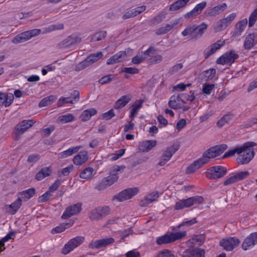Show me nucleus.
<instances>
[{"instance_id": "1", "label": "nucleus", "mask_w": 257, "mask_h": 257, "mask_svg": "<svg viewBox=\"0 0 257 257\" xmlns=\"http://www.w3.org/2000/svg\"><path fill=\"white\" fill-rule=\"evenodd\" d=\"M208 25L204 22L199 25H189L181 34L184 37L189 35L192 39L197 40L202 37Z\"/></svg>"}, {"instance_id": "2", "label": "nucleus", "mask_w": 257, "mask_h": 257, "mask_svg": "<svg viewBox=\"0 0 257 257\" xmlns=\"http://www.w3.org/2000/svg\"><path fill=\"white\" fill-rule=\"evenodd\" d=\"M227 148L225 144L216 145L206 150L201 158L206 164L209 161L210 159L214 158L222 154Z\"/></svg>"}, {"instance_id": "3", "label": "nucleus", "mask_w": 257, "mask_h": 257, "mask_svg": "<svg viewBox=\"0 0 257 257\" xmlns=\"http://www.w3.org/2000/svg\"><path fill=\"white\" fill-rule=\"evenodd\" d=\"M103 57V53L101 52H98L96 53H92L87 56L83 61L79 62L75 68L76 71H81L86 67L91 65L93 63L98 61Z\"/></svg>"}, {"instance_id": "4", "label": "nucleus", "mask_w": 257, "mask_h": 257, "mask_svg": "<svg viewBox=\"0 0 257 257\" xmlns=\"http://www.w3.org/2000/svg\"><path fill=\"white\" fill-rule=\"evenodd\" d=\"M203 201L204 199L201 196H195L186 199L180 200L176 203L175 209L180 210L184 208L190 207L194 205L201 204Z\"/></svg>"}, {"instance_id": "5", "label": "nucleus", "mask_w": 257, "mask_h": 257, "mask_svg": "<svg viewBox=\"0 0 257 257\" xmlns=\"http://www.w3.org/2000/svg\"><path fill=\"white\" fill-rule=\"evenodd\" d=\"M186 231H178L175 233H167L157 239V243L159 245L167 244L180 239L186 236Z\"/></svg>"}, {"instance_id": "6", "label": "nucleus", "mask_w": 257, "mask_h": 257, "mask_svg": "<svg viewBox=\"0 0 257 257\" xmlns=\"http://www.w3.org/2000/svg\"><path fill=\"white\" fill-rule=\"evenodd\" d=\"M81 41V37L72 35L59 42L56 47L60 49H69L79 44Z\"/></svg>"}, {"instance_id": "7", "label": "nucleus", "mask_w": 257, "mask_h": 257, "mask_svg": "<svg viewBox=\"0 0 257 257\" xmlns=\"http://www.w3.org/2000/svg\"><path fill=\"white\" fill-rule=\"evenodd\" d=\"M84 237L83 236H76L70 239L65 244L62 249L61 253L64 254H67L74 249L80 245L84 241Z\"/></svg>"}, {"instance_id": "8", "label": "nucleus", "mask_w": 257, "mask_h": 257, "mask_svg": "<svg viewBox=\"0 0 257 257\" xmlns=\"http://www.w3.org/2000/svg\"><path fill=\"white\" fill-rule=\"evenodd\" d=\"M179 149V146L177 144H173L167 147L162 155L158 165L162 166L165 165Z\"/></svg>"}, {"instance_id": "9", "label": "nucleus", "mask_w": 257, "mask_h": 257, "mask_svg": "<svg viewBox=\"0 0 257 257\" xmlns=\"http://www.w3.org/2000/svg\"><path fill=\"white\" fill-rule=\"evenodd\" d=\"M227 172L225 167L216 166L211 167L206 173L207 177L210 179H217L224 176Z\"/></svg>"}, {"instance_id": "10", "label": "nucleus", "mask_w": 257, "mask_h": 257, "mask_svg": "<svg viewBox=\"0 0 257 257\" xmlns=\"http://www.w3.org/2000/svg\"><path fill=\"white\" fill-rule=\"evenodd\" d=\"M256 144L252 142H246L241 146H238L235 147L232 150H229L226 152L223 155L222 158H226L230 157L235 155L236 153L238 155L242 154L244 151L248 149L250 147H253L256 146Z\"/></svg>"}, {"instance_id": "11", "label": "nucleus", "mask_w": 257, "mask_h": 257, "mask_svg": "<svg viewBox=\"0 0 257 257\" xmlns=\"http://www.w3.org/2000/svg\"><path fill=\"white\" fill-rule=\"evenodd\" d=\"M138 192L139 189L137 187L128 188L114 196L113 200L117 199L119 201L122 202L132 198Z\"/></svg>"}, {"instance_id": "12", "label": "nucleus", "mask_w": 257, "mask_h": 257, "mask_svg": "<svg viewBox=\"0 0 257 257\" xmlns=\"http://www.w3.org/2000/svg\"><path fill=\"white\" fill-rule=\"evenodd\" d=\"M82 210V203H77L67 207L63 214L61 218L66 219L79 213Z\"/></svg>"}, {"instance_id": "13", "label": "nucleus", "mask_w": 257, "mask_h": 257, "mask_svg": "<svg viewBox=\"0 0 257 257\" xmlns=\"http://www.w3.org/2000/svg\"><path fill=\"white\" fill-rule=\"evenodd\" d=\"M253 147L244 151L243 154H240L236 158V161L238 164L244 165L249 163L253 158L255 153Z\"/></svg>"}, {"instance_id": "14", "label": "nucleus", "mask_w": 257, "mask_h": 257, "mask_svg": "<svg viewBox=\"0 0 257 257\" xmlns=\"http://www.w3.org/2000/svg\"><path fill=\"white\" fill-rule=\"evenodd\" d=\"M240 240L236 237H229L226 239H222L220 241V245L227 251H231L236 247L239 244Z\"/></svg>"}, {"instance_id": "15", "label": "nucleus", "mask_w": 257, "mask_h": 257, "mask_svg": "<svg viewBox=\"0 0 257 257\" xmlns=\"http://www.w3.org/2000/svg\"><path fill=\"white\" fill-rule=\"evenodd\" d=\"M239 57L237 54L232 51L226 52L216 60V63L219 64H232Z\"/></svg>"}, {"instance_id": "16", "label": "nucleus", "mask_w": 257, "mask_h": 257, "mask_svg": "<svg viewBox=\"0 0 257 257\" xmlns=\"http://www.w3.org/2000/svg\"><path fill=\"white\" fill-rule=\"evenodd\" d=\"M249 175L247 171H241L227 178L224 182V186L229 185L246 178Z\"/></svg>"}, {"instance_id": "17", "label": "nucleus", "mask_w": 257, "mask_h": 257, "mask_svg": "<svg viewBox=\"0 0 257 257\" xmlns=\"http://www.w3.org/2000/svg\"><path fill=\"white\" fill-rule=\"evenodd\" d=\"M205 251L204 249L190 246L181 254L182 257H205Z\"/></svg>"}, {"instance_id": "18", "label": "nucleus", "mask_w": 257, "mask_h": 257, "mask_svg": "<svg viewBox=\"0 0 257 257\" xmlns=\"http://www.w3.org/2000/svg\"><path fill=\"white\" fill-rule=\"evenodd\" d=\"M114 242V239L112 237L103 238L92 241L89 244V247L92 249H99L103 247H105Z\"/></svg>"}, {"instance_id": "19", "label": "nucleus", "mask_w": 257, "mask_h": 257, "mask_svg": "<svg viewBox=\"0 0 257 257\" xmlns=\"http://www.w3.org/2000/svg\"><path fill=\"white\" fill-rule=\"evenodd\" d=\"M206 5L207 3L206 2H202L196 5L193 10L184 15V18L188 19L195 18L201 13L202 11L206 7Z\"/></svg>"}, {"instance_id": "20", "label": "nucleus", "mask_w": 257, "mask_h": 257, "mask_svg": "<svg viewBox=\"0 0 257 257\" xmlns=\"http://www.w3.org/2000/svg\"><path fill=\"white\" fill-rule=\"evenodd\" d=\"M124 167V166L120 167L118 166H115L113 167L110 170V175L104 178L107 182V184L110 186L116 182L118 178L117 175V172L120 171L121 170H123Z\"/></svg>"}, {"instance_id": "21", "label": "nucleus", "mask_w": 257, "mask_h": 257, "mask_svg": "<svg viewBox=\"0 0 257 257\" xmlns=\"http://www.w3.org/2000/svg\"><path fill=\"white\" fill-rule=\"evenodd\" d=\"M257 243V232L251 233L243 241L242 244V248L246 250Z\"/></svg>"}, {"instance_id": "22", "label": "nucleus", "mask_w": 257, "mask_h": 257, "mask_svg": "<svg viewBox=\"0 0 257 257\" xmlns=\"http://www.w3.org/2000/svg\"><path fill=\"white\" fill-rule=\"evenodd\" d=\"M236 17L235 13H231L226 18L222 19L219 20L217 23V26L216 27L217 31H221L225 29L233 21Z\"/></svg>"}, {"instance_id": "23", "label": "nucleus", "mask_w": 257, "mask_h": 257, "mask_svg": "<svg viewBox=\"0 0 257 257\" xmlns=\"http://www.w3.org/2000/svg\"><path fill=\"white\" fill-rule=\"evenodd\" d=\"M225 44V41H221V40L217 41L215 43L211 45L210 48L205 49L204 52V54L205 58H208L212 54H214L216 50L219 49Z\"/></svg>"}, {"instance_id": "24", "label": "nucleus", "mask_w": 257, "mask_h": 257, "mask_svg": "<svg viewBox=\"0 0 257 257\" xmlns=\"http://www.w3.org/2000/svg\"><path fill=\"white\" fill-rule=\"evenodd\" d=\"M226 8V4L225 3H222L213 8L208 9L206 11V13L208 16L215 17L222 13Z\"/></svg>"}, {"instance_id": "25", "label": "nucleus", "mask_w": 257, "mask_h": 257, "mask_svg": "<svg viewBox=\"0 0 257 257\" xmlns=\"http://www.w3.org/2000/svg\"><path fill=\"white\" fill-rule=\"evenodd\" d=\"M247 24V20L244 19L238 22L235 26L234 31L232 32V37L236 38L241 35Z\"/></svg>"}, {"instance_id": "26", "label": "nucleus", "mask_w": 257, "mask_h": 257, "mask_svg": "<svg viewBox=\"0 0 257 257\" xmlns=\"http://www.w3.org/2000/svg\"><path fill=\"white\" fill-rule=\"evenodd\" d=\"M182 96L180 95L177 96H172L168 102V105L170 107L174 109H181V104L180 101L183 103H185L186 102L181 98Z\"/></svg>"}, {"instance_id": "27", "label": "nucleus", "mask_w": 257, "mask_h": 257, "mask_svg": "<svg viewBox=\"0 0 257 257\" xmlns=\"http://www.w3.org/2000/svg\"><path fill=\"white\" fill-rule=\"evenodd\" d=\"M256 36L257 34L254 33L247 35L243 44L245 49L250 50L257 44Z\"/></svg>"}, {"instance_id": "28", "label": "nucleus", "mask_w": 257, "mask_h": 257, "mask_svg": "<svg viewBox=\"0 0 257 257\" xmlns=\"http://www.w3.org/2000/svg\"><path fill=\"white\" fill-rule=\"evenodd\" d=\"M22 201L21 198H18L11 204L5 205V208L9 214L14 215L21 207L22 205Z\"/></svg>"}, {"instance_id": "29", "label": "nucleus", "mask_w": 257, "mask_h": 257, "mask_svg": "<svg viewBox=\"0 0 257 257\" xmlns=\"http://www.w3.org/2000/svg\"><path fill=\"white\" fill-rule=\"evenodd\" d=\"M14 99V96L12 93L6 95L3 92H0V106H9L13 103Z\"/></svg>"}, {"instance_id": "30", "label": "nucleus", "mask_w": 257, "mask_h": 257, "mask_svg": "<svg viewBox=\"0 0 257 257\" xmlns=\"http://www.w3.org/2000/svg\"><path fill=\"white\" fill-rule=\"evenodd\" d=\"M159 195L157 192H153L148 194L143 200L140 201L141 206H147L150 203L155 201L159 198Z\"/></svg>"}, {"instance_id": "31", "label": "nucleus", "mask_w": 257, "mask_h": 257, "mask_svg": "<svg viewBox=\"0 0 257 257\" xmlns=\"http://www.w3.org/2000/svg\"><path fill=\"white\" fill-rule=\"evenodd\" d=\"M157 145L155 140H148L142 142L139 147V150L142 152H148Z\"/></svg>"}, {"instance_id": "32", "label": "nucleus", "mask_w": 257, "mask_h": 257, "mask_svg": "<svg viewBox=\"0 0 257 257\" xmlns=\"http://www.w3.org/2000/svg\"><path fill=\"white\" fill-rule=\"evenodd\" d=\"M205 164L201 159V158H199L198 160L194 161L192 164L189 165L186 170V172L187 174H191L192 173L198 169L200 168L202 166H203Z\"/></svg>"}, {"instance_id": "33", "label": "nucleus", "mask_w": 257, "mask_h": 257, "mask_svg": "<svg viewBox=\"0 0 257 257\" xmlns=\"http://www.w3.org/2000/svg\"><path fill=\"white\" fill-rule=\"evenodd\" d=\"M88 160V153L85 151H81L75 156L73 160L74 164L81 165L86 162Z\"/></svg>"}, {"instance_id": "34", "label": "nucleus", "mask_w": 257, "mask_h": 257, "mask_svg": "<svg viewBox=\"0 0 257 257\" xmlns=\"http://www.w3.org/2000/svg\"><path fill=\"white\" fill-rule=\"evenodd\" d=\"M125 51H120L111 57L107 60L106 63L108 65L113 64L122 61L126 57Z\"/></svg>"}, {"instance_id": "35", "label": "nucleus", "mask_w": 257, "mask_h": 257, "mask_svg": "<svg viewBox=\"0 0 257 257\" xmlns=\"http://www.w3.org/2000/svg\"><path fill=\"white\" fill-rule=\"evenodd\" d=\"M205 239V236L204 234L196 235L188 240V243L191 247H193L195 245L199 246L204 243Z\"/></svg>"}, {"instance_id": "36", "label": "nucleus", "mask_w": 257, "mask_h": 257, "mask_svg": "<svg viewBox=\"0 0 257 257\" xmlns=\"http://www.w3.org/2000/svg\"><path fill=\"white\" fill-rule=\"evenodd\" d=\"M52 172L51 167H43L36 174L35 179L38 181H41L46 177L49 176Z\"/></svg>"}, {"instance_id": "37", "label": "nucleus", "mask_w": 257, "mask_h": 257, "mask_svg": "<svg viewBox=\"0 0 257 257\" xmlns=\"http://www.w3.org/2000/svg\"><path fill=\"white\" fill-rule=\"evenodd\" d=\"M35 194V189L34 188H31L29 189L23 191L19 193L22 201H27L31 198Z\"/></svg>"}, {"instance_id": "38", "label": "nucleus", "mask_w": 257, "mask_h": 257, "mask_svg": "<svg viewBox=\"0 0 257 257\" xmlns=\"http://www.w3.org/2000/svg\"><path fill=\"white\" fill-rule=\"evenodd\" d=\"M97 113V110L93 108H91L84 110L80 115V119L83 121L88 120L91 116Z\"/></svg>"}, {"instance_id": "39", "label": "nucleus", "mask_w": 257, "mask_h": 257, "mask_svg": "<svg viewBox=\"0 0 257 257\" xmlns=\"http://www.w3.org/2000/svg\"><path fill=\"white\" fill-rule=\"evenodd\" d=\"M131 100L129 95H123L115 102L114 108L118 109L125 106Z\"/></svg>"}, {"instance_id": "40", "label": "nucleus", "mask_w": 257, "mask_h": 257, "mask_svg": "<svg viewBox=\"0 0 257 257\" xmlns=\"http://www.w3.org/2000/svg\"><path fill=\"white\" fill-rule=\"evenodd\" d=\"M190 0H178L177 1L171 5L169 8V11H175L186 6L187 3Z\"/></svg>"}, {"instance_id": "41", "label": "nucleus", "mask_w": 257, "mask_h": 257, "mask_svg": "<svg viewBox=\"0 0 257 257\" xmlns=\"http://www.w3.org/2000/svg\"><path fill=\"white\" fill-rule=\"evenodd\" d=\"M73 224V221H70L68 223H63L60 225L53 228L51 232L53 234L57 233H61L64 231L66 228L71 226Z\"/></svg>"}, {"instance_id": "42", "label": "nucleus", "mask_w": 257, "mask_h": 257, "mask_svg": "<svg viewBox=\"0 0 257 257\" xmlns=\"http://www.w3.org/2000/svg\"><path fill=\"white\" fill-rule=\"evenodd\" d=\"M57 99L55 95H50L42 99L39 102V106L42 107L51 105Z\"/></svg>"}, {"instance_id": "43", "label": "nucleus", "mask_w": 257, "mask_h": 257, "mask_svg": "<svg viewBox=\"0 0 257 257\" xmlns=\"http://www.w3.org/2000/svg\"><path fill=\"white\" fill-rule=\"evenodd\" d=\"M144 102V100L140 99L137 101L135 104L132 106V109L130 117L133 119L136 114L138 113L139 109L142 107V104Z\"/></svg>"}, {"instance_id": "44", "label": "nucleus", "mask_w": 257, "mask_h": 257, "mask_svg": "<svg viewBox=\"0 0 257 257\" xmlns=\"http://www.w3.org/2000/svg\"><path fill=\"white\" fill-rule=\"evenodd\" d=\"M89 217L91 220H99L103 218L99 208L92 210L89 213Z\"/></svg>"}, {"instance_id": "45", "label": "nucleus", "mask_w": 257, "mask_h": 257, "mask_svg": "<svg viewBox=\"0 0 257 257\" xmlns=\"http://www.w3.org/2000/svg\"><path fill=\"white\" fill-rule=\"evenodd\" d=\"M26 131L25 128L20 123L17 124L14 130V139L15 140H19L21 138V136Z\"/></svg>"}, {"instance_id": "46", "label": "nucleus", "mask_w": 257, "mask_h": 257, "mask_svg": "<svg viewBox=\"0 0 257 257\" xmlns=\"http://www.w3.org/2000/svg\"><path fill=\"white\" fill-rule=\"evenodd\" d=\"M233 115L231 113H227L223 115L217 122V125L219 127H222L225 123L228 122L232 119Z\"/></svg>"}, {"instance_id": "47", "label": "nucleus", "mask_w": 257, "mask_h": 257, "mask_svg": "<svg viewBox=\"0 0 257 257\" xmlns=\"http://www.w3.org/2000/svg\"><path fill=\"white\" fill-rule=\"evenodd\" d=\"M174 24H166L157 30L156 34L158 35H161L168 33L174 27Z\"/></svg>"}, {"instance_id": "48", "label": "nucleus", "mask_w": 257, "mask_h": 257, "mask_svg": "<svg viewBox=\"0 0 257 257\" xmlns=\"http://www.w3.org/2000/svg\"><path fill=\"white\" fill-rule=\"evenodd\" d=\"M106 36V32L105 31H99L94 34L91 37V41H98L104 39Z\"/></svg>"}, {"instance_id": "49", "label": "nucleus", "mask_w": 257, "mask_h": 257, "mask_svg": "<svg viewBox=\"0 0 257 257\" xmlns=\"http://www.w3.org/2000/svg\"><path fill=\"white\" fill-rule=\"evenodd\" d=\"M216 74V69L214 68H210L203 72V75L206 78V80H211L215 76Z\"/></svg>"}, {"instance_id": "50", "label": "nucleus", "mask_w": 257, "mask_h": 257, "mask_svg": "<svg viewBox=\"0 0 257 257\" xmlns=\"http://www.w3.org/2000/svg\"><path fill=\"white\" fill-rule=\"evenodd\" d=\"M93 169L92 167H88L83 170L80 174V177L83 179L88 178L92 174Z\"/></svg>"}, {"instance_id": "51", "label": "nucleus", "mask_w": 257, "mask_h": 257, "mask_svg": "<svg viewBox=\"0 0 257 257\" xmlns=\"http://www.w3.org/2000/svg\"><path fill=\"white\" fill-rule=\"evenodd\" d=\"M74 119V116L70 113L60 116L58 118L59 121L62 123L69 122L72 121Z\"/></svg>"}, {"instance_id": "52", "label": "nucleus", "mask_w": 257, "mask_h": 257, "mask_svg": "<svg viewBox=\"0 0 257 257\" xmlns=\"http://www.w3.org/2000/svg\"><path fill=\"white\" fill-rule=\"evenodd\" d=\"M257 20V8L250 14L248 20V27H252Z\"/></svg>"}, {"instance_id": "53", "label": "nucleus", "mask_w": 257, "mask_h": 257, "mask_svg": "<svg viewBox=\"0 0 257 257\" xmlns=\"http://www.w3.org/2000/svg\"><path fill=\"white\" fill-rule=\"evenodd\" d=\"M165 18V14L161 12L155 16L151 21L153 24H159L161 23Z\"/></svg>"}, {"instance_id": "54", "label": "nucleus", "mask_w": 257, "mask_h": 257, "mask_svg": "<svg viewBox=\"0 0 257 257\" xmlns=\"http://www.w3.org/2000/svg\"><path fill=\"white\" fill-rule=\"evenodd\" d=\"M73 169V166L71 165L65 168L61 169L58 172V176L60 177L62 175L67 176L70 173V171L72 170Z\"/></svg>"}, {"instance_id": "55", "label": "nucleus", "mask_w": 257, "mask_h": 257, "mask_svg": "<svg viewBox=\"0 0 257 257\" xmlns=\"http://www.w3.org/2000/svg\"><path fill=\"white\" fill-rule=\"evenodd\" d=\"M65 103H75L71 97H61L60 98L57 103L58 107L62 106Z\"/></svg>"}, {"instance_id": "56", "label": "nucleus", "mask_w": 257, "mask_h": 257, "mask_svg": "<svg viewBox=\"0 0 257 257\" xmlns=\"http://www.w3.org/2000/svg\"><path fill=\"white\" fill-rule=\"evenodd\" d=\"M52 196L51 192L48 190L44 194L40 196L38 198V202L39 203H43L47 201Z\"/></svg>"}, {"instance_id": "57", "label": "nucleus", "mask_w": 257, "mask_h": 257, "mask_svg": "<svg viewBox=\"0 0 257 257\" xmlns=\"http://www.w3.org/2000/svg\"><path fill=\"white\" fill-rule=\"evenodd\" d=\"M214 87V84H204L202 87V91L203 93L207 95L210 94L211 91Z\"/></svg>"}, {"instance_id": "58", "label": "nucleus", "mask_w": 257, "mask_h": 257, "mask_svg": "<svg viewBox=\"0 0 257 257\" xmlns=\"http://www.w3.org/2000/svg\"><path fill=\"white\" fill-rule=\"evenodd\" d=\"M114 116L115 114L113 110L111 109L107 112L102 113L101 116V118L102 119L109 120Z\"/></svg>"}, {"instance_id": "59", "label": "nucleus", "mask_w": 257, "mask_h": 257, "mask_svg": "<svg viewBox=\"0 0 257 257\" xmlns=\"http://www.w3.org/2000/svg\"><path fill=\"white\" fill-rule=\"evenodd\" d=\"M111 76H112V74H108L104 76L99 80V83L101 84H104L109 83L112 80V78L111 77Z\"/></svg>"}, {"instance_id": "60", "label": "nucleus", "mask_w": 257, "mask_h": 257, "mask_svg": "<svg viewBox=\"0 0 257 257\" xmlns=\"http://www.w3.org/2000/svg\"><path fill=\"white\" fill-rule=\"evenodd\" d=\"M110 186L107 184V182L103 179L96 186V189L99 191H102Z\"/></svg>"}, {"instance_id": "61", "label": "nucleus", "mask_w": 257, "mask_h": 257, "mask_svg": "<svg viewBox=\"0 0 257 257\" xmlns=\"http://www.w3.org/2000/svg\"><path fill=\"white\" fill-rule=\"evenodd\" d=\"M125 149H121L117 151L113 154V156L111 158V160L115 161L120 158L125 153Z\"/></svg>"}, {"instance_id": "62", "label": "nucleus", "mask_w": 257, "mask_h": 257, "mask_svg": "<svg viewBox=\"0 0 257 257\" xmlns=\"http://www.w3.org/2000/svg\"><path fill=\"white\" fill-rule=\"evenodd\" d=\"M256 123H257V117L249 119L243 124V126L245 128H248Z\"/></svg>"}, {"instance_id": "63", "label": "nucleus", "mask_w": 257, "mask_h": 257, "mask_svg": "<svg viewBox=\"0 0 257 257\" xmlns=\"http://www.w3.org/2000/svg\"><path fill=\"white\" fill-rule=\"evenodd\" d=\"M182 97L184 98L187 101H192L194 100L195 97L194 96V92L190 91L189 94L182 93L181 94Z\"/></svg>"}, {"instance_id": "64", "label": "nucleus", "mask_w": 257, "mask_h": 257, "mask_svg": "<svg viewBox=\"0 0 257 257\" xmlns=\"http://www.w3.org/2000/svg\"><path fill=\"white\" fill-rule=\"evenodd\" d=\"M146 59L143 55L141 56L137 55L132 58V62L135 64H138L144 61Z\"/></svg>"}]
</instances>
